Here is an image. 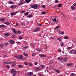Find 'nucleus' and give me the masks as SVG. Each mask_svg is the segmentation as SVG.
Returning a JSON list of instances; mask_svg holds the SVG:
<instances>
[{
    "mask_svg": "<svg viewBox=\"0 0 76 76\" xmlns=\"http://www.w3.org/2000/svg\"><path fill=\"white\" fill-rule=\"evenodd\" d=\"M57 39L59 41H62V38H61L60 37L58 38H57Z\"/></svg>",
    "mask_w": 76,
    "mask_h": 76,
    "instance_id": "nucleus-20",
    "label": "nucleus"
},
{
    "mask_svg": "<svg viewBox=\"0 0 76 76\" xmlns=\"http://www.w3.org/2000/svg\"><path fill=\"white\" fill-rule=\"evenodd\" d=\"M71 66V64H67V66Z\"/></svg>",
    "mask_w": 76,
    "mask_h": 76,
    "instance_id": "nucleus-53",
    "label": "nucleus"
},
{
    "mask_svg": "<svg viewBox=\"0 0 76 76\" xmlns=\"http://www.w3.org/2000/svg\"><path fill=\"white\" fill-rule=\"evenodd\" d=\"M10 9H15L16 8V5H12L10 7Z\"/></svg>",
    "mask_w": 76,
    "mask_h": 76,
    "instance_id": "nucleus-5",
    "label": "nucleus"
},
{
    "mask_svg": "<svg viewBox=\"0 0 76 76\" xmlns=\"http://www.w3.org/2000/svg\"><path fill=\"white\" fill-rule=\"evenodd\" d=\"M15 66H16V63H15V62H13L12 64V66L13 67H15Z\"/></svg>",
    "mask_w": 76,
    "mask_h": 76,
    "instance_id": "nucleus-19",
    "label": "nucleus"
},
{
    "mask_svg": "<svg viewBox=\"0 0 76 76\" xmlns=\"http://www.w3.org/2000/svg\"><path fill=\"white\" fill-rule=\"evenodd\" d=\"M41 7L43 8H45V5H42Z\"/></svg>",
    "mask_w": 76,
    "mask_h": 76,
    "instance_id": "nucleus-56",
    "label": "nucleus"
},
{
    "mask_svg": "<svg viewBox=\"0 0 76 76\" xmlns=\"http://www.w3.org/2000/svg\"><path fill=\"white\" fill-rule=\"evenodd\" d=\"M24 64H25V65H27L28 64V63L26 62H24Z\"/></svg>",
    "mask_w": 76,
    "mask_h": 76,
    "instance_id": "nucleus-42",
    "label": "nucleus"
},
{
    "mask_svg": "<svg viewBox=\"0 0 76 76\" xmlns=\"http://www.w3.org/2000/svg\"><path fill=\"white\" fill-rule=\"evenodd\" d=\"M73 54H76V50L74 52Z\"/></svg>",
    "mask_w": 76,
    "mask_h": 76,
    "instance_id": "nucleus-61",
    "label": "nucleus"
},
{
    "mask_svg": "<svg viewBox=\"0 0 76 76\" xmlns=\"http://www.w3.org/2000/svg\"><path fill=\"white\" fill-rule=\"evenodd\" d=\"M58 7H62V4H59L58 5Z\"/></svg>",
    "mask_w": 76,
    "mask_h": 76,
    "instance_id": "nucleus-32",
    "label": "nucleus"
},
{
    "mask_svg": "<svg viewBox=\"0 0 76 76\" xmlns=\"http://www.w3.org/2000/svg\"><path fill=\"white\" fill-rule=\"evenodd\" d=\"M25 11H20V13H25Z\"/></svg>",
    "mask_w": 76,
    "mask_h": 76,
    "instance_id": "nucleus-40",
    "label": "nucleus"
},
{
    "mask_svg": "<svg viewBox=\"0 0 76 76\" xmlns=\"http://www.w3.org/2000/svg\"><path fill=\"white\" fill-rule=\"evenodd\" d=\"M64 39H68V37H67V36H65L64 37Z\"/></svg>",
    "mask_w": 76,
    "mask_h": 76,
    "instance_id": "nucleus-43",
    "label": "nucleus"
},
{
    "mask_svg": "<svg viewBox=\"0 0 76 76\" xmlns=\"http://www.w3.org/2000/svg\"><path fill=\"white\" fill-rule=\"evenodd\" d=\"M29 14V12H27L24 14L25 16H27Z\"/></svg>",
    "mask_w": 76,
    "mask_h": 76,
    "instance_id": "nucleus-33",
    "label": "nucleus"
},
{
    "mask_svg": "<svg viewBox=\"0 0 76 76\" xmlns=\"http://www.w3.org/2000/svg\"><path fill=\"white\" fill-rule=\"evenodd\" d=\"M28 76H32V75H34V74H33V72H30L28 73Z\"/></svg>",
    "mask_w": 76,
    "mask_h": 76,
    "instance_id": "nucleus-11",
    "label": "nucleus"
},
{
    "mask_svg": "<svg viewBox=\"0 0 76 76\" xmlns=\"http://www.w3.org/2000/svg\"><path fill=\"white\" fill-rule=\"evenodd\" d=\"M8 3L9 4H14L15 3L11 1H8Z\"/></svg>",
    "mask_w": 76,
    "mask_h": 76,
    "instance_id": "nucleus-14",
    "label": "nucleus"
},
{
    "mask_svg": "<svg viewBox=\"0 0 76 76\" xmlns=\"http://www.w3.org/2000/svg\"><path fill=\"white\" fill-rule=\"evenodd\" d=\"M4 23L7 25H10V23L8 22H4Z\"/></svg>",
    "mask_w": 76,
    "mask_h": 76,
    "instance_id": "nucleus-16",
    "label": "nucleus"
},
{
    "mask_svg": "<svg viewBox=\"0 0 76 76\" xmlns=\"http://www.w3.org/2000/svg\"><path fill=\"white\" fill-rule=\"evenodd\" d=\"M67 61V58H64L63 60V62H66Z\"/></svg>",
    "mask_w": 76,
    "mask_h": 76,
    "instance_id": "nucleus-10",
    "label": "nucleus"
},
{
    "mask_svg": "<svg viewBox=\"0 0 76 76\" xmlns=\"http://www.w3.org/2000/svg\"><path fill=\"white\" fill-rule=\"evenodd\" d=\"M55 71H56V72H57L58 73H60V71H59V70H58L57 69H55Z\"/></svg>",
    "mask_w": 76,
    "mask_h": 76,
    "instance_id": "nucleus-35",
    "label": "nucleus"
},
{
    "mask_svg": "<svg viewBox=\"0 0 76 76\" xmlns=\"http://www.w3.org/2000/svg\"><path fill=\"white\" fill-rule=\"evenodd\" d=\"M4 45L5 46H6V47H7L8 45H9V43L8 42H7L6 43H5L4 44Z\"/></svg>",
    "mask_w": 76,
    "mask_h": 76,
    "instance_id": "nucleus-23",
    "label": "nucleus"
},
{
    "mask_svg": "<svg viewBox=\"0 0 76 76\" xmlns=\"http://www.w3.org/2000/svg\"><path fill=\"white\" fill-rule=\"evenodd\" d=\"M18 12H11L10 13V15L11 16H14V15H15L16 14V13H18Z\"/></svg>",
    "mask_w": 76,
    "mask_h": 76,
    "instance_id": "nucleus-2",
    "label": "nucleus"
},
{
    "mask_svg": "<svg viewBox=\"0 0 76 76\" xmlns=\"http://www.w3.org/2000/svg\"><path fill=\"white\" fill-rule=\"evenodd\" d=\"M17 33L18 34H19V35L20 34H21V31H20L19 30H18L17 31Z\"/></svg>",
    "mask_w": 76,
    "mask_h": 76,
    "instance_id": "nucleus-31",
    "label": "nucleus"
},
{
    "mask_svg": "<svg viewBox=\"0 0 76 76\" xmlns=\"http://www.w3.org/2000/svg\"><path fill=\"white\" fill-rule=\"evenodd\" d=\"M52 20L53 22H56V18H54L52 19Z\"/></svg>",
    "mask_w": 76,
    "mask_h": 76,
    "instance_id": "nucleus-38",
    "label": "nucleus"
},
{
    "mask_svg": "<svg viewBox=\"0 0 76 76\" xmlns=\"http://www.w3.org/2000/svg\"><path fill=\"white\" fill-rule=\"evenodd\" d=\"M15 37V36L14 35H12V38H14Z\"/></svg>",
    "mask_w": 76,
    "mask_h": 76,
    "instance_id": "nucleus-46",
    "label": "nucleus"
},
{
    "mask_svg": "<svg viewBox=\"0 0 76 76\" xmlns=\"http://www.w3.org/2000/svg\"><path fill=\"white\" fill-rule=\"evenodd\" d=\"M12 75L13 76H15L17 73V72H13L12 73Z\"/></svg>",
    "mask_w": 76,
    "mask_h": 76,
    "instance_id": "nucleus-18",
    "label": "nucleus"
},
{
    "mask_svg": "<svg viewBox=\"0 0 76 76\" xmlns=\"http://www.w3.org/2000/svg\"><path fill=\"white\" fill-rule=\"evenodd\" d=\"M16 70L15 69H12L11 70V71H10V72L11 73H14L15 72H16Z\"/></svg>",
    "mask_w": 76,
    "mask_h": 76,
    "instance_id": "nucleus-6",
    "label": "nucleus"
},
{
    "mask_svg": "<svg viewBox=\"0 0 76 76\" xmlns=\"http://www.w3.org/2000/svg\"><path fill=\"white\" fill-rule=\"evenodd\" d=\"M35 65H37L38 64V62H36L34 63Z\"/></svg>",
    "mask_w": 76,
    "mask_h": 76,
    "instance_id": "nucleus-55",
    "label": "nucleus"
},
{
    "mask_svg": "<svg viewBox=\"0 0 76 76\" xmlns=\"http://www.w3.org/2000/svg\"><path fill=\"white\" fill-rule=\"evenodd\" d=\"M40 31V29L37 28H36L34 29V32H38V31Z\"/></svg>",
    "mask_w": 76,
    "mask_h": 76,
    "instance_id": "nucleus-4",
    "label": "nucleus"
},
{
    "mask_svg": "<svg viewBox=\"0 0 76 76\" xmlns=\"http://www.w3.org/2000/svg\"><path fill=\"white\" fill-rule=\"evenodd\" d=\"M31 7L33 8V9H39V6L37 4L31 6Z\"/></svg>",
    "mask_w": 76,
    "mask_h": 76,
    "instance_id": "nucleus-1",
    "label": "nucleus"
},
{
    "mask_svg": "<svg viewBox=\"0 0 76 76\" xmlns=\"http://www.w3.org/2000/svg\"><path fill=\"white\" fill-rule=\"evenodd\" d=\"M58 60L59 61V60H60V57H58Z\"/></svg>",
    "mask_w": 76,
    "mask_h": 76,
    "instance_id": "nucleus-59",
    "label": "nucleus"
},
{
    "mask_svg": "<svg viewBox=\"0 0 76 76\" xmlns=\"http://www.w3.org/2000/svg\"><path fill=\"white\" fill-rule=\"evenodd\" d=\"M39 56L41 57H46V56L44 55V54H39Z\"/></svg>",
    "mask_w": 76,
    "mask_h": 76,
    "instance_id": "nucleus-9",
    "label": "nucleus"
},
{
    "mask_svg": "<svg viewBox=\"0 0 76 76\" xmlns=\"http://www.w3.org/2000/svg\"><path fill=\"white\" fill-rule=\"evenodd\" d=\"M12 31L15 34H17V31L15 28H13L12 29Z\"/></svg>",
    "mask_w": 76,
    "mask_h": 76,
    "instance_id": "nucleus-15",
    "label": "nucleus"
},
{
    "mask_svg": "<svg viewBox=\"0 0 76 76\" xmlns=\"http://www.w3.org/2000/svg\"><path fill=\"white\" fill-rule=\"evenodd\" d=\"M23 4V2H21L18 4V6H20V5H22Z\"/></svg>",
    "mask_w": 76,
    "mask_h": 76,
    "instance_id": "nucleus-34",
    "label": "nucleus"
},
{
    "mask_svg": "<svg viewBox=\"0 0 76 76\" xmlns=\"http://www.w3.org/2000/svg\"><path fill=\"white\" fill-rule=\"evenodd\" d=\"M5 19L4 18H0V21L1 22H4V20Z\"/></svg>",
    "mask_w": 76,
    "mask_h": 76,
    "instance_id": "nucleus-17",
    "label": "nucleus"
},
{
    "mask_svg": "<svg viewBox=\"0 0 76 76\" xmlns=\"http://www.w3.org/2000/svg\"><path fill=\"white\" fill-rule=\"evenodd\" d=\"M50 38H51V39H54V37H50Z\"/></svg>",
    "mask_w": 76,
    "mask_h": 76,
    "instance_id": "nucleus-62",
    "label": "nucleus"
},
{
    "mask_svg": "<svg viewBox=\"0 0 76 76\" xmlns=\"http://www.w3.org/2000/svg\"><path fill=\"white\" fill-rule=\"evenodd\" d=\"M23 44L26 45V43L24 42L23 43Z\"/></svg>",
    "mask_w": 76,
    "mask_h": 76,
    "instance_id": "nucleus-63",
    "label": "nucleus"
},
{
    "mask_svg": "<svg viewBox=\"0 0 76 76\" xmlns=\"http://www.w3.org/2000/svg\"><path fill=\"white\" fill-rule=\"evenodd\" d=\"M4 47V45L2 44V43H1L0 44V48H3Z\"/></svg>",
    "mask_w": 76,
    "mask_h": 76,
    "instance_id": "nucleus-21",
    "label": "nucleus"
},
{
    "mask_svg": "<svg viewBox=\"0 0 76 76\" xmlns=\"http://www.w3.org/2000/svg\"><path fill=\"white\" fill-rule=\"evenodd\" d=\"M4 64H7V62H4Z\"/></svg>",
    "mask_w": 76,
    "mask_h": 76,
    "instance_id": "nucleus-52",
    "label": "nucleus"
},
{
    "mask_svg": "<svg viewBox=\"0 0 76 76\" xmlns=\"http://www.w3.org/2000/svg\"><path fill=\"white\" fill-rule=\"evenodd\" d=\"M46 13H47L45 12H41L42 15H45V14H46Z\"/></svg>",
    "mask_w": 76,
    "mask_h": 76,
    "instance_id": "nucleus-37",
    "label": "nucleus"
},
{
    "mask_svg": "<svg viewBox=\"0 0 76 76\" xmlns=\"http://www.w3.org/2000/svg\"><path fill=\"white\" fill-rule=\"evenodd\" d=\"M45 67L44 66V65H41V69H43Z\"/></svg>",
    "mask_w": 76,
    "mask_h": 76,
    "instance_id": "nucleus-29",
    "label": "nucleus"
},
{
    "mask_svg": "<svg viewBox=\"0 0 76 76\" xmlns=\"http://www.w3.org/2000/svg\"><path fill=\"white\" fill-rule=\"evenodd\" d=\"M36 50L37 51H39V52H41L42 50H41L40 49H38V48H37L36 49Z\"/></svg>",
    "mask_w": 76,
    "mask_h": 76,
    "instance_id": "nucleus-24",
    "label": "nucleus"
},
{
    "mask_svg": "<svg viewBox=\"0 0 76 76\" xmlns=\"http://www.w3.org/2000/svg\"><path fill=\"white\" fill-rule=\"evenodd\" d=\"M32 56V57H35V53H33Z\"/></svg>",
    "mask_w": 76,
    "mask_h": 76,
    "instance_id": "nucleus-30",
    "label": "nucleus"
},
{
    "mask_svg": "<svg viewBox=\"0 0 76 76\" xmlns=\"http://www.w3.org/2000/svg\"><path fill=\"white\" fill-rule=\"evenodd\" d=\"M59 1H58L57 0H56L55 1V3H58L59 2Z\"/></svg>",
    "mask_w": 76,
    "mask_h": 76,
    "instance_id": "nucleus-48",
    "label": "nucleus"
},
{
    "mask_svg": "<svg viewBox=\"0 0 76 76\" xmlns=\"http://www.w3.org/2000/svg\"><path fill=\"white\" fill-rule=\"evenodd\" d=\"M9 42L11 44H15V41L12 40H10Z\"/></svg>",
    "mask_w": 76,
    "mask_h": 76,
    "instance_id": "nucleus-13",
    "label": "nucleus"
},
{
    "mask_svg": "<svg viewBox=\"0 0 76 76\" xmlns=\"http://www.w3.org/2000/svg\"><path fill=\"white\" fill-rule=\"evenodd\" d=\"M38 25H39V26H42V25L40 23H38Z\"/></svg>",
    "mask_w": 76,
    "mask_h": 76,
    "instance_id": "nucleus-57",
    "label": "nucleus"
},
{
    "mask_svg": "<svg viewBox=\"0 0 76 76\" xmlns=\"http://www.w3.org/2000/svg\"><path fill=\"white\" fill-rule=\"evenodd\" d=\"M23 37H19V39H23Z\"/></svg>",
    "mask_w": 76,
    "mask_h": 76,
    "instance_id": "nucleus-50",
    "label": "nucleus"
},
{
    "mask_svg": "<svg viewBox=\"0 0 76 76\" xmlns=\"http://www.w3.org/2000/svg\"><path fill=\"white\" fill-rule=\"evenodd\" d=\"M72 47L68 48V50H71V49H72Z\"/></svg>",
    "mask_w": 76,
    "mask_h": 76,
    "instance_id": "nucleus-47",
    "label": "nucleus"
},
{
    "mask_svg": "<svg viewBox=\"0 0 76 76\" xmlns=\"http://www.w3.org/2000/svg\"><path fill=\"white\" fill-rule=\"evenodd\" d=\"M23 55L24 56H25L26 57H29V55L28 54H27L26 53V52H24L23 53Z\"/></svg>",
    "mask_w": 76,
    "mask_h": 76,
    "instance_id": "nucleus-7",
    "label": "nucleus"
},
{
    "mask_svg": "<svg viewBox=\"0 0 76 76\" xmlns=\"http://www.w3.org/2000/svg\"><path fill=\"white\" fill-rule=\"evenodd\" d=\"M61 34H62V35H63L64 34V32H61Z\"/></svg>",
    "mask_w": 76,
    "mask_h": 76,
    "instance_id": "nucleus-49",
    "label": "nucleus"
},
{
    "mask_svg": "<svg viewBox=\"0 0 76 76\" xmlns=\"http://www.w3.org/2000/svg\"><path fill=\"white\" fill-rule=\"evenodd\" d=\"M16 43H17L18 44H19L20 43V42H16Z\"/></svg>",
    "mask_w": 76,
    "mask_h": 76,
    "instance_id": "nucleus-60",
    "label": "nucleus"
},
{
    "mask_svg": "<svg viewBox=\"0 0 76 76\" xmlns=\"http://www.w3.org/2000/svg\"><path fill=\"white\" fill-rule=\"evenodd\" d=\"M38 75H39V76H42V74H41V73H38Z\"/></svg>",
    "mask_w": 76,
    "mask_h": 76,
    "instance_id": "nucleus-45",
    "label": "nucleus"
},
{
    "mask_svg": "<svg viewBox=\"0 0 76 76\" xmlns=\"http://www.w3.org/2000/svg\"><path fill=\"white\" fill-rule=\"evenodd\" d=\"M27 18H32V16L31 15H29L27 16Z\"/></svg>",
    "mask_w": 76,
    "mask_h": 76,
    "instance_id": "nucleus-25",
    "label": "nucleus"
},
{
    "mask_svg": "<svg viewBox=\"0 0 76 76\" xmlns=\"http://www.w3.org/2000/svg\"><path fill=\"white\" fill-rule=\"evenodd\" d=\"M5 67H7V69H9L10 68V66L9 65H7L5 66Z\"/></svg>",
    "mask_w": 76,
    "mask_h": 76,
    "instance_id": "nucleus-36",
    "label": "nucleus"
},
{
    "mask_svg": "<svg viewBox=\"0 0 76 76\" xmlns=\"http://www.w3.org/2000/svg\"><path fill=\"white\" fill-rule=\"evenodd\" d=\"M4 35L5 37H9V36L10 35V33H4Z\"/></svg>",
    "mask_w": 76,
    "mask_h": 76,
    "instance_id": "nucleus-8",
    "label": "nucleus"
},
{
    "mask_svg": "<svg viewBox=\"0 0 76 76\" xmlns=\"http://www.w3.org/2000/svg\"><path fill=\"white\" fill-rule=\"evenodd\" d=\"M23 58V56L22 55H20L18 57V58L19 60H22Z\"/></svg>",
    "mask_w": 76,
    "mask_h": 76,
    "instance_id": "nucleus-3",
    "label": "nucleus"
},
{
    "mask_svg": "<svg viewBox=\"0 0 76 76\" xmlns=\"http://www.w3.org/2000/svg\"><path fill=\"white\" fill-rule=\"evenodd\" d=\"M28 65L29 66H32V64L31 63H30Z\"/></svg>",
    "mask_w": 76,
    "mask_h": 76,
    "instance_id": "nucleus-51",
    "label": "nucleus"
},
{
    "mask_svg": "<svg viewBox=\"0 0 76 76\" xmlns=\"http://www.w3.org/2000/svg\"><path fill=\"white\" fill-rule=\"evenodd\" d=\"M61 46H64V44L63 42H62L61 43Z\"/></svg>",
    "mask_w": 76,
    "mask_h": 76,
    "instance_id": "nucleus-39",
    "label": "nucleus"
},
{
    "mask_svg": "<svg viewBox=\"0 0 76 76\" xmlns=\"http://www.w3.org/2000/svg\"><path fill=\"white\" fill-rule=\"evenodd\" d=\"M35 70H36V71H39V70H40V69L39 68V67H37L35 69Z\"/></svg>",
    "mask_w": 76,
    "mask_h": 76,
    "instance_id": "nucleus-12",
    "label": "nucleus"
},
{
    "mask_svg": "<svg viewBox=\"0 0 76 76\" xmlns=\"http://www.w3.org/2000/svg\"><path fill=\"white\" fill-rule=\"evenodd\" d=\"M74 6H76V3H75L74 4Z\"/></svg>",
    "mask_w": 76,
    "mask_h": 76,
    "instance_id": "nucleus-64",
    "label": "nucleus"
},
{
    "mask_svg": "<svg viewBox=\"0 0 76 76\" xmlns=\"http://www.w3.org/2000/svg\"><path fill=\"white\" fill-rule=\"evenodd\" d=\"M11 63V62L9 61V62H7V64H10Z\"/></svg>",
    "mask_w": 76,
    "mask_h": 76,
    "instance_id": "nucleus-54",
    "label": "nucleus"
},
{
    "mask_svg": "<svg viewBox=\"0 0 76 76\" xmlns=\"http://www.w3.org/2000/svg\"><path fill=\"white\" fill-rule=\"evenodd\" d=\"M23 0H20V3H22V2H23Z\"/></svg>",
    "mask_w": 76,
    "mask_h": 76,
    "instance_id": "nucleus-58",
    "label": "nucleus"
},
{
    "mask_svg": "<svg viewBox=\"0 0 76 76\" xmlns=\"http://www.w3.org/2000/svg\"><path fill=\"white\" fill-rule=\"evenodd\" d=\"M28 48V46H26V47H23V50H25V49H26Z\"/></svg>",
    "mask_w": 76,
    "mask_h": 76,
    "instance_id": "nucleus-27",
    "label": "nucleus"
},
{
    "mask_svg": "<svg viewBox=\"0 0 76 76\" xmlns=\"http://www.w3.org/2000/svg\"><path fill=\"white\" fill-rule=\"evenodd\" d=\"M71 8L72 10H75V7L74 6H72Z\"/></svg>",
    "mask_w": 76,
    "mask_h": 76,
    "instance_id": "nucleus-26",
    "label": "nucleus"
},
{
    "mask_svg": "<svg viewBox=\"0 0 76 76\" xmlns=\"http://www.w3.org/2000/svg\"><path fill=\"white\" fill-rule=\"evenodd\" d=\"M18 67H19V68H20V69H21V68H22V66L21 65H18Z\"/></svg>",
    "mask_w": 76,
    "mask_h": 76,
    "instance_id": "nucleus-41",
    "label": "nucleus"
},
{
    "mask_svg": "<svg viewBox=\"0 0 76 76\" xmlns=\"http://www.w3.org/2000/svg\"><path fill=\"white\" fill-rule=\"evenodd\" d=\"M0 27L2 28H4L5 27V25H0Z\"/></svg>",
    "mask_w": 76,
    "mask_h": 76,
    "instance_id": "nucleus-28",
    "label": "nucleus"
},
{
    "mask_svg": "<svg viewBox=\"0 0 76 76\" xmlns=\"http://www.w3.org/2000/svg\"><path fill=\"white\" fill-rule=\"evenodd\" d=\"M69 53L70 54H73V52L72 51V50H70L69 52Z\"/></svg>",
    "mask_w": 76,
    "mask_h": 76,
    "instance_id": "nucleus-44",
    "label": "nucleus"
},
{
    "mask_svg": "<svg viewBox=\"0 0 76 76\" xmlns=\"http://www.w3.org/2000/svg\"><path fill=\"white\" fill-rule=\"evenodd\" d=\"M31 1V0H25V1H26V2L27 3H29V2Z\"/></svg>",
    "mask_w": 76,
    "mask_h": 76,
    "instance_id": "nucleus-22",
    "label": "nucleus"
}]
</instances>
